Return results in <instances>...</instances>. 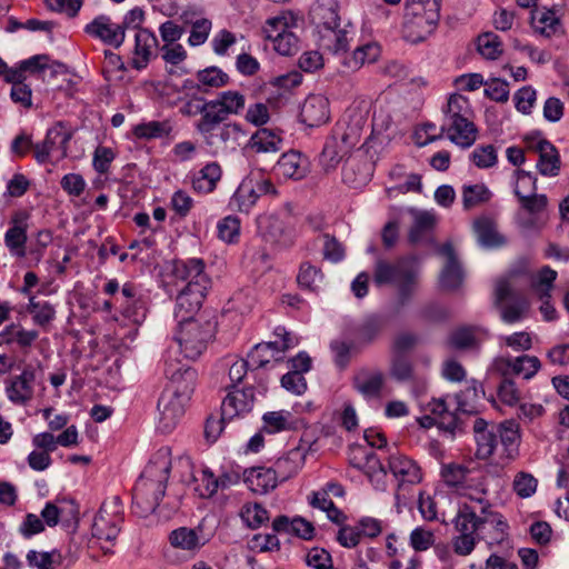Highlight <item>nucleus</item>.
Here are the masks:
<instances>
[{"label":"nucleus","instance_id":"nucleus-35","mask_svg":"<svg viewBox=\"0 0 569 569\" xmlns=\"http://www.w3.org/2000/svg\"><path fill=\"white\" fill-rule=\"evenodd\" d=\"M302 426V420L288 410L269 411L262 416L261 431L273 435L296 430Z\"/></svg>","mask_w":569,"mask_h":569},{"label":"nucleus","instance_id":"nucleus-13","mask_svg":"<svg viewBox=\"0 0 569 569\" xmlns=\"http://www.w3.org/2000/svg\"><path fill=\"white\" fill-rule=\"evenodd\" d=\"M274 335L279 340L258 343L253 347L249 353V359L253 366L263 367L272 360L276 362L280 361L282 359V355L288 349L298 345V340L284 328H277Z\"/></svg>","mask_w":569,"mask_h":569},{"label":"nucleus","instance_id":"nucleus-16","mask_svg":"<svg viewBox=\"0 0 569 569\" xmlns=\"http://www.w3.org/2000/svg\"><path fill=\"white\" fill-rule=\"evenodd\" d=\"M349 462L361 470L377 489H385L387 472L372 450L362 446H352L349 451Z\"/></svg>","mask_w":569,"mask_h":569},{"label":"nucleus","instance_id":"nucleus-46","mask_svg":"<svg viewBox=\"0 0 569 569\" xmlns=\"http://www.w3.org/2000/svg\"><path fill=\"white\" fill-rule=\"evenodd\" d=\"M308 501L311 507L326 512L328 519H330L332 522L342 523L346 520L343 512L335 506L332 500L329 499L327 491L323 489L312 491L308 496Z\"/></svg>","mask_w":569,"mask_h":569},{"label":"nucleus","instance_id":"nucleus-43","mask_svg":"<svg viewBox=\"0 0 569 569\" xmlns=\"http://www.w3.org/2000/svg\"><path fill=\"white\" fill-rule=\"evenodd\" d=\"M531 27L536 33L551 37L561 31V22L556 12L549 9H536L531 13Z\"/></svg>","mask_w":569,"mask_h":569},{"label":"nucleus","instance_id":"nucleus-60","mask_svg":"<svg viewBox=\"0 0 569 569\" xmlns=\"http://www.w3.org/2000/svg\"><path fill=\"white\" fill-rule=\"evenodd\" d=\"M478 51L483 58L496 60L502 53V43L498 36L487 32L478 38Z\"/></svg>","mask_w":569,"mask_h":569},{"label":"nucleus","instance_id":"nucleus-24","mask_svg":"<svg viewBox=\"0 0 569 569\" xmlns=\"http://www.w3.org/2000/svg\"><path fill=\"white\" fill-rule=\"evenodd\" d=\"M492 367L502 376L517 375L525 379H531L541 368L540 360L536 356H520L515 359L507 357L496 358Z\"/></svg>","mask_w":569,"mask_h":569},{"label":"nucleus","instance_id":"nucleus-14","mask_svg":"<svg viewBox=\"0 0 569 569\" xmlns=\"http://www.w3.org/2000/svg\"><path fill=\"white\" fill-rule=\"evenodd\" d=\"M71 132L62 124L57 123L47 131L44 141L34 147V157L39 163L56 162L67 154Z\"/></svg>","mask_w":569,"mask_h":569},{"label":"nucleus","instance_id":"nucleus-44","mask_svg":"<svg viewBox=\"0 0 569 569\" xmlns=\"http://www.w3.org/2000/svg\"><path fill=\"white\" fill-rule=\"evenodd\" d=\"M558 277L556 270L549 266L540 268L530 280V288L538 299H551L555 281Z\"/></svg>","mask_w":569,"mask_h":569},{"label":"nucleus","instance_id":"nucleus-62","mask_svg":"<svg viewBox=\"0 0 569 569\" xmlns=\"http://www.w3.org/2000/svg\"><path fill=\"white\" fill-rule=\"evenodd\" d=\"M446 133L443 124L437 128L435 123L426 122L418 126L412 134V139L418 147H425L428 143L440 139Z\"/></svg>","mask_w":569,"mask_h":569},{"label":"nucleus","instance_id":"nucleus-58","mask_svg":"<svg viewBox=\"0 0 569 569\" xmlns=\"http://www.w3.org/2000/svg\"><path fill=\"white\" fill-rule=\"evenodd\" d=\"M197 80L203 90L220 88L229 82V76L217 67H209L197 73Z\"/></svg>","mask_w":569,"mask_h":569},{"label":"nucleus","instance_id":"nucleus-55","mask_svg":"<svg viewBox=\"0 0 569 569\" xmlns=\"http://www.w3.org/2000/svg\"><path fill=\"white\" fill-rule=\"evenodd\" d=\"M380 56V47L377 43H367L357 48L352 56L346 61L350 69H358L365 63L375 62Z\"/></svg>","mask_w":569,"mask_h":569},{"label":"nucleus","instance_id":"nucleus-63","mask_svg":"<svg viewBox=\"0 0 569 569\" xmlns=\"http://www.w3.org/2000/svg\"><path fill=\"white\" fill-rule=\"evenodd\" d=\"M518 273L512 271L505 277L499 278L495 284V301L497 305H501L509 298H513L516 295L515 280Z\"/></svg>","mask_w":569,"mask_h":569},{"label":"nucleus","instance_id":"nucleus-30","mask_svg":"<svg viewBox=\"0 0 569 569\" xmlns=\"http://www.w3.org/2000/svg\"><path fill=\"white\" fill-rule=\"evenodd\" d=\"M325 11V9H320ZM328 18L323 21L325 30L322 39L327 41L326 46L335 54L345 53L349 48V38L346 30L338 29L340 21L337 11L333 9H327Z\"/></svg>","mask_w":569,"mask_h":569},{"label":"nucleus","instance_id":"nucleus-57","mask_svg":"<svg viewBox=\"0 0 569 569\" xmlns=\"http://www.w3.org/2000/svg\"><path fill=\"white\" fill-rule=\"evenodd\" d=\"M240 517L243 522L252 529L259 528L269 520L268 511L257 502L243 505L240 510Z\"/></svg>","mask_w":569,"mask_h":569},{"label":"nucleus","instance_id":"nucleus-56","mask_svg":"<svg viewBox=\"0 0 569 569\" xmlns=\"http://www.w3.org/2000/svg\"><path fill=\"white\" fill-rule=\"evenodd\" d=\"M46 54H37L30 57L28 59L21 60L13 66H9L1 57H0V79L4 82H12L14 79L20 77L21 71H26L29 66H32L33 62L44 60Z\"/></svg>","mask_w":569,"mask_h":569},{"label":"nucleus","instance_id":"nucleus-48","mask_svg":"<svg viewBox=\"0 0 569 569\" xmlns=\"http://www.w3.org/2000/svg\"><path fill=\"white\" fill-rule=\"evenodd\" d=\"M186 23H190V36L188 38V43L191 47H199L203 44L211 32L212 22L207 18H197L194 20L189 19L187 13L181 16Z\"/></svg>","mask_w":569,"mask_h":569},{"label":"nucleus","instance_id":"nucleus-34","mask_svg":"<svg viewBox=\"0 0 569 569\" xmlns=\"http://www.w3.org/2000/svg\"><path fill=\"white\" fill-rule=\"evenodd\" d=\"M536 180H516L515 193L523 209L530 213H539L547 206V198L536 192Z\"/></svg>","mask_w":569,"mask_h":569},{"label":"nucleus","instance_id":"nucleus-8","mask_svg":"<svg viewBox=\"0 0 569 569\" xmlns=\"http://www.w3.org/2000/svg\"><path fill=\"white\" fill-rule=\"evenodd\" d=\"M213 326L208 320L178 321L174 340L186 359H197L207 348L212 337Z\"/></svg>","mask_w":569,"mask_h":569},{"label":"nucleus","instance_id":"nucleus-31","mask_svg":"<svg viewBox=\"0 0 569 569\" xmlns=\"http://www.w3.org/2000/svg\"><path fill=\"white\" fill-rule=\"evenodd\" d=\"M276 468L253 467L244 471V482L254 493L264 495L273 490L279 480Z\"/></svg>","mask_w":569,"mask_h":569},{"label":"nucleus","instance_id":"nucleus-53","mask_svg":"<svg viewBox=\"0 0 569 569\" xmlns=\"http://www.w3.org/2000/svg\"><path fill=\"white\" fill-rule=\"evenodd\" d=\"M427 410L439 420V426L448 430L457 427V417L451 412L443 399H432L427 405Z\"/></svg>","mask_w":569,"mask_h":569},{"label":"nucleus","instance_id":"nucleus-59","mask_svg":"<svg viewBox=\"0 0 569 569\" xmlns=\"http://www.w3.org/2000/svg\"><path fill=\"white\" fill-rule=\"evenodd\" d=\"M28 311L32 315L33 322L38 326H46L54 319L56 310L47 301H37L30 297Z\"/></svg>","mask_w":569,"mask_h":569},{"label":"nucleus","instance_id":"nucleus-23","mask_svg":"<svg viewBox=\"0 0 569 569\" xmlns=\"http://www.w3.org/2000/svg\"><path fill=\"white\" fill-rule=\"evenodd\" d=\"M526 142L528 149L539 154L537 161L539 172L542 176H558L560 170V157L555 146L540 137H527Z\"/></svg>","mask_w":569,"mask_h":569},{"label":"nucleus","instance_id":"nucleus-4","mask_svg":"<svg viewBox=\"0 0 569 569\" xmlns=\"http://www.w3.org/2000/svg\"><path fill=\"white\" fill-rule=\"evenodd\" d=\"M443 111V130L447 138L461 148H469L477 139L475 113L467 97L453 93L448 98Z\"/></svg>","mask_w":569,"mask_h":569},{"label":"nucleus","instance_id":"nucleus-21","mask_svg":"<svg viewBox=\"0 0 569 569\" xmlns=\"http://www.w3.org/2000/svg\"><path fill=\"white\" fill-rule=\"evenodd\" d=\"M34 369L26 366L20 375L12 376L6 380V396L10 402L17 406L27 405L34 393Z\"/></svg>","mask_w":569,"mask_h":569},{"label":"nucleus","instance_id":"nucleus-10","mask_svg":"<svg viewBox=\"0 0 569 569\" xmlns=\"http://www.w3.org/2000/svg\"><path fill=\"white\" fill-rule=\"evenodd\" d=\"M415 258L403 259L397 263H388L378 261L375 269L373 280L377 284L395 283L399 287L400 292L405 295L410 286L415 284L417 279V270L413 268Z\"/></svg>","mask_w":569,"mask_h":569},{"label":"nucleus","instance_id":"nucleus-45","mask_svg":"<svg viewBox=\"0 0 569 569\" xmlns=\"http://www.w3.org/2000/svg\"><path fill=\"white\" fill-rule=\"evenodd\" d=\"M475 232L478 241L487 248H496L506 243V239L497 230L493 221L488 218H481L475 221Z\"/></svg>","mask_w":569,"mask_h":569},{"label":"nucleus","instance_id":"nucleus-50","mask_svg":"<svg viewBox=\"0 0 569 569\" xmlns=\"http://www.w3.org/2000/svg\"><path fill=\"white\" fill-rule=\"evenodd\" d=\"M487 336V330L482 328L468 327L456 330L450 338L453 347L465 349L480 342Z\"/></svg>","mask_w":569,"mask_h":569},{"label":"nucleus","instance_id":"nucleus-27","mask_svg":"<svg viewBox=\"0 0 569 569\" xmlns=\"http://www.w3.org/2000/svg\"><path fill=\"white\" fill-rule=\"evenodd\" d=\"M253 402L254 392L252 388L230 391L221 405L223 419L232 420L246 416L252 410Z\"/></svg>","mask_w":569,"mask_h":569},{"label":"nucleus","instance_id":"nucleus-3","mask_svg":"<svg viewBox=\"0 0 569 569\" xmlns=\"http://www.w3.org/2000/svg\"><path fill=\"white\" fill-rule=\"evenodd\" d=\"M172 466L171 449L161 447L150 459L133 490V507L146 517L156 511L166 492Z\"/></svg>","mask_w":569,"mask_h":569},{"label":"nucleus","instance_id":"nucleus-9","mask_svg":"<svg viewBox=\"0 0 569 569\" xmlns=\"http://www.w3.org/2000/svg\"><path fill=\"white\" fill-rule=\"evenodd\" d=\"M48 72H51L48 56L44 60L33 62L26 71H21L18 79L9 82L11 84V101L21 110H30L33 106L31 81L32 79H44Z\"/></svg>","mask_w":569,"mask_h":569},{"label":"nucleus","instance_id":"nucleus-6","mask_svg":"<svg viewBox=\"0 0 569 569\" xmlns=\"http://www.w3.org/2000/svg\"><path fill=\"white\" fill-rule=\"evenodd\" d=\"M223 121L213 114L211 117L201 116L196 124V129L206 144L214 152L234 150L239 146L240 139L246 136L238 122L223 123Z\"/></svg>","mask_w":569,"mask_h":569},{"label":"nucleus","instance_id":"nucleus-64","mask_svg":"<svg viewBox=\"0 0 569 569\" xmlns=\"http://www.w3.org/2000/svg\"><path fill=\"white\" fill-rule=\"evenodd\" d=\"M529 300L526 298L518 299L513 303L502 306L500 309L501 320L506 323H515L520 321L529 309Z\"/></svg>","mask_w":569,"mask_h":569},{"label":"nucleus","instance_id":"nucleus-33","mask_svg":"<svg viewBox=\"0 0 569 569\" xmlns=\"http://www.w3.org/2000/svg\"><path fill=\"white\" fill-rule=\"evenodd\" d=\"M309 161L298 151L283 153L273 167V173L282 178H305L308 173Z\"/></svg>","mask_w":569,"mask_h":569},{"label":"nucleus","instance_id":"nucleus-22","mask_svg":"<svg viewBox=\"0 0 569 569\" xmlns=\"http://www.w3.org/2000/svg\"><path fill=\"white\" fill-rule=\"evenodd\" d=\"M168 540L172 548L183 551L189 557H194L209 541L200 526L179 527L169 533Z\"/></svg>","mask_w":569,"mask_h":569},{"label":"nucleus","instance_id":"nucleus-25","mask_svg":"<svg viewBox=\"0 0 569 569\" xmlns=\"http://www.w3.org/2000/svg\"><path fill=\"white\" fill-rule=\"evenodd\" d=\"M445 263L439 274V286L442 290L453 291L460 288L463 282V271L450 243L440 249Z\"/></svg>","mask_w":569,"mask_h":569},{"label":"nucleus","instance_id":"nucleus-26","mask_svg":"<svg viewBox=\"0 0 569 569\" xmlns=\"http://www.w3.org/2000/svg\"><path fill=\"white\" fill-rule=\"evenodd\" d=\"M29 213L26 210H19L13 213L10 220V228L4 234V243L11 253L18 257L26 256V242Z\"/></svg>","mask_w":569,"mask_h":569},{"label":"nucleus","instance_id":"nucleus-47","mask_svg":"<svg viewBox=\"0 0 569 569\" xmlns=\"http://www.w3.org/2000/svg\"><path fill=\"white\" fill-rule=\"evenodd\" d=\"M171 131V123L167 120L141 122L132 129V133L136 138L146 140L168 137Z\"/></svg>","mask_w":569,"mask_h":569},{"label":"nucleus","instance_id":"nucleus-36","mask_svg":"<svg viewBox=\"0 0 569 569\" xmlns=\"http://www.w3.org/2000/svg\"><path fill=\"white\" fill-rule=\"evenodd\" d=\"M157 44L158 40L151 31L139 29L134 36L132 67L137 70L146 68Z\"/></svg>","mask_w":569,"mask_h":569},{"label":"nucleus","instance_id":"nucleus-51","mask_svg":"<svg viewBox=\"0 0 569 569\" xmlns=\"http://www.w3.org/2000/svg\"><path fill=\"white\" fill-rule=\"evenodd\" d=\"M190 487L200 498H210L217 492L216 477L208 468L197 470Z\"/></svg>","mask_w":569,"mask_h":569},{"label":"nucleus","instance_id":"nucleus-41","mask_svg":"<svg viewBox=\"0 0 569 569\" xmlns=\"http://www.w3.org/2000/svg\"><path fill=\"white\" fill-rule=\"evenodd\" d=\"M77 515L78 508L71 500L48 502L41 511V518L49 527L57 526L60 519H74Z\"/></svg>","mask_w":569,"mask_h":569},{"label":"nucleus","instance_id":"nucleus-42","mask_svg":"<svg viewBox=\"0 0 569 569\" xmlns=\"http://www.w3.org/2000/svg\"><path fill=\"white\" fill-rule=\"evenodd\" d=\"M272 528L277 532L291 533L306 540L311 539L315 533L312 523L300 517L293 519L286 516L277 517L272 522Z\"/></svg>","mask_w":569,"mask_h":569},{"label":"nucleus","instance_id":"nucleus-11","mask_svg":"<svg viewBox=\"0 0 569 569\" xmlns=\"http://www.w3.org/2000/svg\"><path fill=\"white\" fill-rule=\"evenodd\" d=\"M476 510L469 502H462L458 507L455 517V529L459 533L453 539V550L460 556L469 555L476 546Z\"/></svg>","mask_w":569,"mask_h":569},{"label":"nucleus","instance_id":"nucleus-5","mask_svg":"<svg viewBox=\"0 0 569 569\" xmlns=\"http://www.w3.org/2000/svg\"><path fill=\"white\" fill-rule=\"evenodd\" d=\"M440 477L443 483L471 503L485 502L489 496L488 479L476 476V470L460 462L442 463Z\"/></svg>","mask_w":569,"mask_h":569},{"label":"nucleus","instance_id":"nucleus-49","mask_svg":"<svg viewBox=\"0 0 569 569\" xmlns=\"http://www.w3.org/2000/svg\"><path fill=\"white\" fill-rule=\"evenodd\" d=\"M410 214L413 219V223L409 231V240L416 243L422 238L425 232L433 227L436 218L431 212L417 209H411Z\"/></svg>","mask_w":569,"mask_h":569},{"label":"nucleus","instance_id":"nucleus-18","mask_svg":"<svg viewBox=\"0 0 569 569\" xmlns=\"http://www.w3.org/2000/svg\"><path fill=\"white\" fill-rule=\"evenodd\" d=\"M476 503L480 506V515L476 513L475 521L477 530L486 536L490 545L502 542L507 538L509 529L506 518L491 508L488 496L485 502Z\"/></svg>","mask_w":569,"mask_h":569},{"label":"nucleus","instance_id":"nucleus-32","mask_svg":"<svg viewBox=\"0 0 569 569\" xmlns=\"http://www.w3.org/2000/svg\"><path fill=\"white\" fill-rule=\"evenodd\" d=\"M385 375L380 370H360L353 380L355 389L366 399H379L382 396Z\"/></svg>","mask_w":569,"mask_h":569},{"label":"nucleus","instance_id":"nucleus-39","mask_svg":"<svg viewBox=\"0 0 569 569\" xmlns=\"http://www.w3.org/2000/svg\"><path fill=\"white\" fill-rule=\"evenodd\" d=\"M500 448L498 450L501 459L506 461L515 460L519 455V429L513 422H505L498 429Z\"/></svg>","mask_w":569,"mask_h":569},{"label":"nucleus","instance_id":"nucleus-28","mask_svg":"<svg viewBox=\"0 0 569 569\" xmlns=\"http://www.w3.org/2000/svg\"><path fill=\"white\" fill-rule=\"evenodd\" d=\"M389 470L398 481L399 490L406 485H417L422 480L419 466L408 457L395 453L389 457Z\"/></svg>","mask_w":569,"mask_h":569},{"label":"nucleus","instance_id":"nucleus-54","mask_svg":"<svg viewBox=\"0 0 569 569\" xmlns=\"http://www.w3.org/2000/svg\"><path fill=\"white\" fill-rule=\"evenodd\" d=\"M538 488V479L526 471H519L512 480V491L521 499L531 498Z\"/></svg>","mask_w":569,"mask_h":569},{"label":"nucleus","instance_id":"nucleus-2","mask_svg":"<svg viewBox=\"0 0 569 569\" xmlns=\"http://www.w3.org/2000/svg\"><path fill=\"white\" fill-rule=\"evenodd\" d=\"M172 276L184 282L176 299L174 318L177 321H200L194 318L202 306L204 297L211 286V280L204 272L201 259L179 260L172 263Z\"/></svg>","mask_w":569,"mask_h":569},{"label":"nucleus","instance_id":"nucleus-1","mask_svg":"<svg viewBox=\"0 0 569 569\" xmlns=\"http://www.w3.org/2000/svg\"><path fill=\"white\" fill-rule=\"evenodd\" d=\"M164 375L169 382L158 400V429L169 433L186 413L194 391L197 371L180 361H173L171 351H168Z\"/></svg>","mask_w":569,"mask_h":569},{"label":"nucleus","instance_id":"nucleus-20","mask_svg":"<svg viewBox=\"0 0 569 569\" xmlns=\"http://www.w3.org/2000/svg\"><path fill=\"white\" fill-rule=\"evenodd\" d=\"M261 194H277L271 180H242L232 196V201L241 212H249Z\"/></svg>","mask_w":569,"mask_h":569},{"label":"nucleus","instance_id":"nucleus-40","mask_svg":"<svg viewBox=\"0 0 569 569\" xmlns=\"http://www.w3.org/2000/svg\"><path fill=\"white\" fill-rule=\"evenodd\" d=\"M307 451V447L298 446L276 461L274 468L281 480L295 476L303 467Z\"/></svg>","mask_w":569,"mask_h":569},{"label":"nucleus","instance_id":"nucleus-15","mask_svg":"<svg viewBox=\"0 0 569 569\" xmlns=\"http://www.w3.org/2000/svg\"><path fill=\"white\" fill-rule=\"evenodd\" d=\"M440 18L433 10H412L406 7L403 37L411 43L425 41L435 30Z\"/></svg>","mask_w":569,"mask_h":569},{"label":"nucleus","instance_id":"nucleus-37","mask_svg":"<svg viewBox=\"0 0 569 569\" xmlns=\"http://www.w3.org/2000/svg\"><path fill=\"white\" fill-rule=\"evenodd\" d=\"M297 27V17L293 12L286 10L266 20L262 33L266 40L272 42L282 34H288Z\"/></svg>","mask_w":569,"mask_h":569},{"label":"nucleus","instance_id":"nucleus-61","mask_svg":"<svg viewBox=\"0 0 569 569\" xmlns=\"http://www.w3.org/2000/svg\"><path fill=\"white\" fill-rule=\"evenodd\" d=\"M240 220L234 216H227L217 224L218 237L226 243H236L240 238Z\"/></svg>","mask_w":569,"mask_h":569},{"label":"nucleus","instance_id":"nucleus-17","mask_svg":"<svg viewBox=\"0 0 569 569\" xmlns=\"http://www.w3.org/2000/svg\"><path fill=\"white\" fill-rule=\"evenodd\" d=\"M246 98L236 90L220 92L216 99L204 101L196 106V112L201 116H216L218 119L226 120L229 114H239L243 111Z\"/></svg>","mask_w":569,"mask_h":569},{"label":"nucleus","instance_id":"nucleus-38","mask_svg":"<svg viewBox=\"0 0 569 569\" xmlns=\"http://www.w3.org/2000/svg\"><path fill=\"white\" fill-rule=\"evenodd\" d=\"M351 144L348 143L347 136L341 138L331 137L329 138L323 147L320 156V163L325 168L326 172L329 173L330 169L336 168L339 162L350 152Z\"/></svg>","mask_w":569,"mask_h":569},{"label":"nucleus","instance_id":"nucleus-12","mask_svg":"<svg viewBox=\"0 0 569 569\" xmlns=\"http://www.w3.org/2000/svg\"><path fill=\"white\" fill-rule=\"evenodd\" d=\"M259 233L266 241L278 246H291L297 236L295 226L289 217L280 218L273 213H264L257 218Z\"/></svg>","mask_w":569,"mask_h":569},{"label":"nucleus","instance_id":"nucleus-52","mask_svg":"<svg viewBox=\"0 0 569 569\" xmlns=\"http://www.w3.org/2000/svg\"><path fill=\"white\" fill-rule=\"evenodd\" d=\"M281 138L269 129H260L250 139V147L257 152H274L279 149Z\"/></svg>","mask_w":569,"mask_h":569},{"label":"nucleus","instance_id":"nucleus-29","mask_svg":"<svg viewBox=\"0 0 569 569\" xmlns=\"http://www.w3.org/2000/svg\"><path fill=\"white\" fill-rule=\"evenodd\" d=\"M300 118L309 127L325 124L330 119L329 100L322 94H310L301 106Z\"/></svg>","mask_w":569,"mask_h":569},{"label":"nucleus","instance_id":"nucleus-19","mask_svg":"<svg viewBox=\"0 0 569 569\" xmlns=\"http://www.w3.org/2000/svg\"><path fill=\"white\" fill-rule=\"evenodd\" d=\"M83 31L91 38L100 40L102 43L114 49L120 48L124 40L126 33L109 16L99 14L92 21L87 23Z\"/></svg>","mask_w":569,"mask_h":569},{"label":"nucleus","instance_id":"nucleus-7","mask_svg":"<svg viewBox=\"0 0 569 569\" xmlns=\"http://www.w3.org/2000/svg\"><path fill=\"white\" fill-rule=\"evenodd\" d=\"M122 522V507L119 497H112L110 500H106L97 516L94 517L91 533H92V546L97 543L103 553L111 552V547L120 532V525Z\"/></svg>","mask_w":569,"mask_h":569}]
</instances>
